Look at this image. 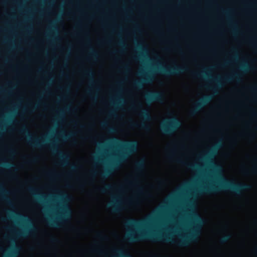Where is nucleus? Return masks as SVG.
<instances>
[{
    "label": "nucleus",
    "mask_w": 257,
    "mask_h": 257,
    "mask_svg": "<svg viewBox=\"0 0 257 257\" xmlns=\"http://www.w3.org/2000/svg\"><path fill=\"white\" fill-rule=\"evenodd\" d=\"M215 183H210L199 186L195 191L197 194H216L224 191H229L236 195H241L244 191L251 189V186L246 183H235L220 174L215 175Z\"/></svg>",
    "instance_id": "nucleus-1"
},
{
    "label": "nucleus",
    "mask_w": 257,
    "mask_h": 257,
    "mask_svg": "<svg viewBox=\"0 0 257 257\" xmlns=\"http://www.w3.org/2000/svg\"><path fill=\"white\" fill-rule=\"evenodd\" d=\"M109 143L111 144L117 145L122 147L124 152L123 153L119 158L113 161L109 167L105 170V171L102 174L104 177H107L112 173V171L117 168L120 165V163L127 157L130 155L135 153L138 148V143L137 141H121L117 138H114L109 140Z\"/></svg>",
    "instance_id": "nucleus-2"
},
{
    "label": "nucleus",
    "mask_w": 257,
    "mask_h": 257,
    "mask_svg": "<svg viewBox=\"0 0 257 257\" xmlns=\"http://www.w3.org/2000/svg\"><path fill=\"white\" fill-rule=\"evenodd\" d=\"M193 218L195 223V225L191 229L188 235L183 236L178 243L181 246H188L192 242L197 240L200 235V229L203 223L202 218L198 214H194Z\"/></svg>",
    "instance_id": "nucleus-3"
},
{
    "label": "nucleus",
    "mask_w": 257,
    "mask_h": 257,
    "mask_svg": "<svg viewBox=\"0 0 257 257\" xmlns=\"http://www.w3.org/2000/svg\"><path fill=\"white\" fill-rule=\"evenodd\" d=\"M7 212L13 217H16L21 220L26 225L22 231L16 232V234L18 236L26 237L33 234L37 231V228L34 226L31 220L27 216L16 213L13 210H8Z\"/></svg>",
    "instance_id": "nucleus-4"
},
{
    "label": "nucleus",
    "mask_w": 257,
    "mask_h": 257,
    "mask_svg": "<svg viewBox=\"0 0 257 257\" xmlns=\"http://www.w3.org/2000/svg\"><path fill=\"white\" fill-rule=\"evenodd\" d=\"M60 209L61 212L59 213L56 219H49V224L51 226L60 227L61 224L66 222L70 219L72 212L67 205L62 204Z\"/></svg>",
    "instance_id": "nucleus-5"
},
{
    "label": "nucleus",
    "mask_w": 257,
    "mask_h": 257,
    "mask_svg": "<svg viewBox=\"0 0 257 257\" xmlns=\"http://www.w3.org/2000/svg\"><path fill=\"white\" fill-rule=\"evenodd\" d=\"M126 237L128 240L132 242L137 241L145 238L149 239L153 241H159L164 240L168 242H173L172 238L167 235H162L161 234L150 233L146 235L141 234L139 236H135L133 233H128Z\"/></svg>",
    "instance_id": "nucleus-6"
},
{
    "label": "nucleus",
    "mask_w": 257,
    "mask_h": 257,
    "mask_svg": "<svg viewBox=\"0 0 257 257\" xmlns=\"http://www.w3.org/2000/svg\"><path fill=\"white\" fill-rule=\"evenodd\" d=\"M181 122L176 117H172L165 120L164 123H162L161 129L165 135H172L181 126Z\"/></svg>",
    "instance_id": "nucleus-7"
},
{
    "label": "nucleus",
    "mask_w": 257,
    "mask_h": 257,
    "mask_svg": "<svg viewBox=\"0 0 257 257\" xmlns=\"http://www.w3.org/2000/svg\"><path fill=\"white\" fill-rule=\"evenodd\" d=\"M188 70L187 67H180L177 65L169 67H158L156 70L162 74L166 76H172L180 74Z\"/></svg>",
    "instance_id": "nucleus-8"
},
{
    "label": "nucleus",
    "mask_w": 257,
    "mask_h": 257,
    "mask_svg": "<svg viewBox=\"0 0 257 257\" xmlns=\"http://www.w3.org/2000/svg\"><path fill=\"white\" fill-rule=\"evenodd\" d=\"M239 69L241 73H234L229 76H225L221 78V80L226 83L230 82L234 79L237 81L240 80L242 74H245L250 69L249 65L247 62H243L239 66Z\"/></svg>",
    "instance_id": "nucleus-9"
},
{
    "label": "nucleus",
    "mask_w": 257,
    "mask_h": 257,
    "mask_svg": "<svg viewBox=\"0 0 257 257\" xmlns=\"http://www.w3.org/2000/svg\"><path fill=\"white\" fill-rule=\"evenodd\" d=\"M140 116L142 118L143 121L140 124L137 123H133V125L136 127L140 128L146 131H150L151 130V125L145 121H151L152 119V116L148 110L145 109H142L140 113Z\"/></svg>",
    "instance_id": "nucleus-10"
},
{
    "label": "nucleus",
    "mask_w": 257,
    "mask_h": 257,
    "mask_svg": "<svg viewBox=\"0 0 257 257\" xmlns=\"http://www.w3.org/2000/svg\"><path fill=\"white\" fill-rule=\"evenodd\" d=\"M20 133L22 134L26 135L27 138L28 140L29 144L32 147L35 148H41L45 144V141L43 140H41V141H39L38 138H32V135L30 134L29 130L26 126H23L20 130Z\"/></svg>",
    "instance_id": "nucleus-11"
},
{
    "label": "nucleus",
    "mask_w": 257,
    "mask_h": 257,
    "mask_svg": "<svg viewBox=\"0 0 257 257\" xmlns=\"http://www.w3.org/2000/svg\"><path fill=\"white\" fill-rule=\"evenodd\" d=\"M52 151L57 154L60 158V162L63 166H67L69 163V156L58 150L57 145L54 142H50L48 145Z\"/></svg>",
    "instance_id": "nucleus-12"
},
{
    "label": "nucleus",
    "mask_w": 257,
    "mask_h": 257,
    "mask_svg": "<svg viewBox=\"0 0 257 257\" xmlns=\"http://www.w3.org/2000/svg\"><path fill=\"white\" fill-rule=\"evenodd\" d=\"M140 73L141 75L144 76V77L141 79L135 81L133 83L134 88L137 89L143 88L145 84L150 83L153 80L152 72L147 73L140 72Z\"/></svg>",
    "instance_id": "nucleus-13"
},
{
    "label": "nucleus",
    "mask_w": 257,
    "mask_h": 257,
    "mask_svg": "<svg viewBox=\"0 0 257 257\" xmlns=\"http://www.w3.org/2000/svg\"><path fill=\"white\" fill-rule=\"evenodd\" d=\"M145 100L148 103L154 102H162L164 99V95L162 92L151 91L147 92L145 95Z\"/></svg>",
    "instance_id": "nucleus-14"
},
{
    "label": "nucleus",
    "mask_w": 257,
    "mask_h": 257,
    "mask_svg": "<svg viewBox=\"0 0 257 257\" xmlns=\"http://www.w3.org/2000/svg\"><path fill=\"white\" fill-rule=\"evenodd\" d=\"M153 219L151 217L145 219L138 220L134 218L128 219L125 222V225L130 227H140L147 225L152 222Z\"/></svg>",
    "instance_id": "nucleus-15"
},
{
    "label": "nucleus",
    "mask_w": 257,
    "mask_h": 257,
    "mask_svg": "<svg viewBox=\"0 0 257 257\" xmlns=\"http://www.w3.org/2000/svg\"><path fill=\"white\" fill-rule=\"evenodd\" d=\"M212 98V96L207 95L203 96L195 103L194 108L191 111V114L194 115L200 110L204 106L210 102Z\"/></svg>",
    "instance_id": "nucleus-16"
},
{
    "label": "nucleus",
    "mask_w": 257,
    "mask_h": 257,
    "mask_svg": "<svg viewBox=\"0 0 257 257\" xmlns=\"http://www.w3.org/2000/svg\"><path fill=\"white\" fill-rule=\"evenodd\" d=\"M108 206L115 213L119 212L123 209L121 202L116 197L114 198L113 201L108 203Z\"/></svg>",
    "instance_id": "nucleus-17"
},
{
    "label": "nucleus",
    "mask_w": 257,
    "mask_h": 257,
    "mask_svg": "<svg viewBox=\"0 0 257 257\" xmlns=\"http://www.w3.org/2000/svg\"><path fill=\"white\" fill-rule=\"evenodd\" d=\"M27 189L31 194H33V195L35 197H36L38 199V201L42 202V203H45V200L46 196L42 194L36 193L37 190L36 188L32 187L31 186H29V187H28Z\"/></svg>",
    "instance_id": "nucleus-18"
},
{
    "label": "nucleus",
    "mask_w": 257,
    "mask_h": 257,
    "mask_svg": "<svg viewBox=\"0 0 257 257\" xmlns=\"http://www.w3.org/2000/svg\"><path fill=\"white\" fill-rule=\"evenodd\" d=\"M21 247L14 244L8 251L5 257H17L20 253Z\"/></svg>",
    "instance_id": "nucleus-19"
},
{
    "label": "nucleus",
    "mask_w": 257,
    "mask_h": 257,
    "mask_svg": "<svg viewBox=\"0 0 257 257\" xmlns=\"http://www.w3.org/2000/svg\"><path fill=\"white\" fill-rule=\"evenodd\" d=\"M0 193L2 195V199L7 202L9 204H11L12 202L11 200L5 195L8 194L9 192L5 189L3 185L0 183Z\"/></svg>",
    "instance_id": "nucleus-20"
},
{
    "label": "nucleus",
    "mask_w": 257,
    "mask_h": 257,
    "mask_svg": "<svg viewBox=\"0 0 257 257\" xmlns=\"http://www.w3.org/2000/svg\"><path fill=\"white\" fill-rule=\"evenodd\" d=\"M146 166V162L144 159H142L135 164L136 170L137 171H142L144 169Z\"/></svg>",
    "instance_id": "nucleus-21"
},
{
    "label": "nucleus",
    "mask_w": 257,
    "mask_h": 257,
    "mask_svg": "<svg viewBox=\"0 0 257 257\" xmlns=\"http://www.w3.org/2000/svg\"><path fill=\"white\" fill-rule=\"evenodd\" d=\"M115 188L114 185L105 184L102 188H100L99 190L101 193H105L108 191L113 190Z\"/></svg>",
    "instance_id": "nucleus-22"
},
{
    "label": "nucleus",
    "mask_w": 257,
    "mask_h": 257,
    "mask_svg": "<svg viewBox=\"0 0 257 257\" xmlns=\"http://www.w3.org/2000/svg\"><path fill=\"white\" fill-rule=\"evenodd\" d=\"M84 74L88 77L92 84H94V73L91 69H85L84 70Z\"/></svg>",
    "instance_id": "nucleus-23"
},
{
    "label": "nucleus",
    "mask_w": 257,
    "mask_h": 257,
    "mask_svg": "<svg viewBox=\"0 0 257 257\" xmlns=\"http://www.w3.org/2000/svg\"><path fill=\"white\" fill-rule=\"evenodd\" d=\"M214 81H215L216 83H217V86H215V87H209V86H206L205 87L206 88H208V89H211L214 91H215V90L218 89V88H221L223 85H222V83H221V81L220 80H219L218 78H215V79H213Z\"/></svg>",
    "instance_id": "nucleus-24"
},
{
    "label": "nucleus",
    "mask_w": 257,
    "mask_h": 257,
    "mask_svg": "<svg viewBox=\"0 0 257 257\" xmlns=\"http://www.w3.org/2000/svg\"><path fill=\"white\" fill-rule=\"evenodd\" d=\"M192 75L196 78H200L202 76L205 78H209L210 76L208 75L206 71H203L201 73L192 72Z\"/></svg>",
    "instance_id": "nucleus-25"
},
{
    "label": "nucleus",
    "mask_w": 257,
    "mask_h": 257,
    "mask_svg": "<svg viewBox=\"0 0 257 257\" xmlns=\"http://www.w3.org/2000/svg\"><path fill=\"white\" fill-rule=\"evenodd\" d=\"M137 48L140 51L141 56L148 58L147 50L146 49L144 48L140 44L137 45Z\"/></svg>",
    "instance_id": "nucleus-26"
},
{
    "label": "nucleus",
    "mask_w": 257,
    "mask_h": 257,
    "mask_svg": "<svg viewBox=\"0 0 257 257\" xmlns=\"http://www.w3.org/2000/svg\"><path fill=\"white\" fill-rule=\"evenodd\" d=\"M113 251L117 254L120 257H133L129 254H125L121 249H114Z\"/></svg>",
    "instance_id": "nucleus-27"
},
{
    "label": "nucleus",
    "mask_w": 257,
    "mask_h": 257,
    "mask_svg": "<svg viewBox=\"0 0 257 257\" xmlns=\"http://www.w3.org/2000/svg\"><path fill=\"white\" fill-rule=\"evenodd\" d=\"M203 159L205 160L211 167L213 168L214 169H216L217 168V166L214 164V162L212 161V160L208 156H205L203 158Z\"/></svg>",
    "instance_id": "nucleus-28"
},
{
    "label": "nucleus",
    "mask_w": 257,
    "mask_h": 257,
    "mask_svg": "<svg viewBox=\"0 0 257 257\" xmlns=\"http://www.w3.org/2000/svg\"><path fill=\"white\" fill-rule=\"evenodd\" d=\"M231 237V235L230 234H226L222 236L220 239V242L221 243H224L228 241Z\"/></svg>",
    "instance_id": "nucleus-29"
},
{
    "label": "nucleus",
    "mask_w": 257,
    "mask_h": 257,
    "mask_svg": "<svg viewBox=\"0 0 257 257\" xmlns=\"http://www.w3.org/2000/svg\"><path fill=\"white\" fill-rule=\"evenodd\" d=\"M121 100H123L122 98L116 99V101H114L112 100H111V104H112L115 107H118L121 104Z\"/></svg>",
    "instance_id": "nucleus-30"
},
{
    "label": "nucleus",
    "mask_w": 257,
    "mask_h": 257,
    "mask_svg": "<svg viewBox=\"0 0 257 257\" xmlns=\"http://www.w3.org/2000/svg\"><path fill=\"white\" fill-rule=\"evenodd\" d=\"M90 55L94 59L98 57L97 52L92 47L90 48Z\"/></svg>",
    "instance_id": "nucleus-31"
},
{
    "label": "nucleus",
    "mask_w": 257,
    "mask_h": 257,
    "mask_svg": "<svg viewBox=\"0 0 257 257\" xmlns=\"http://www.w3.org/2000/svg\"><path fill=\"white\" fill-rule=\"evenodd\" d=\"M55 198L59 199L60 200H64V199L66 197V195L64 194H58L57 196H54Z\"/></svg>",
    "instance_id": "nucleus-32"
},
{
    "label": "nucleus",
    "mask_w": 257,
    "mask_h": 257,
    "mask_svg": "<svg viewBox=\"0 0 257 257\" xmlns=\"http://www.w3.org/2000/svg\"><path fill=\"white\" fill-rule=\"evenodd\" d=\"M2 165L7 168H12L14 167V165L13 164L9 162H5L2 164Z\"/></svg>",
    "instance_id": "nucleus-33"
},
{
    "label": "nucleus",
    "mask_w": 257,
    "mask_h": 257,
    "mask_svg": "<svg viewBox=\"0 0 257 257\" xmlns=\"http://www.w3.org/2000/svg\"><path fill=\"white\" fill-rule=\"evenodd\" d=\"M188 168L192 169H198L199 166L197 165L194 164H186Z\"/></svg>",
    "instance_id": "nucleus-34"
},
{
    "label": "nucleus",
    "mask_w": 257,
    "mask_h": 257,
    "mask_svg": "<svg viewBox=\"0 0 257 257\" xmlns=\"http://www.w3.org/2000/svg\"><path fill=\"white\" fill-rule=\"evenodd\" d=\"M50 241L52 243H58L59 242V240L54 236H52L51 237Z\"/></svg>",
    "instance_id": "nucleus-35"
},
{
    "label": "nucleus",
    "mask_w": 257,
    "mask_h": 257,
    "mask_svg": "<svg viewBox=\"0 0 257 257\" xmlns=\"http://www.w3.org/2000/svg\"><path fill=\"white\" fill-rule=\"evenodd\" d=\"M73 135L72 134H70L68 135H63L62 138L64 139V140H68L70 137H71Z\"/></svg>",
    "instance_id": "nucleus-36"
},
{
    "label": "nucleus",
    "mask_w": 257,
    "mask_h": 257,
    "mask_svg": "<svg viewBox=\"0 0 257 257\" xmlns=\"http://www.w3.org/2000/svg\"><path fill=\"white\" fill-rule=\"evenodd\" d=\"M109 115L112 117L116 116V114L114 110H111L109 112Z\"/></svg>",
    "instance_id": "nucleus-37"
},
{
    "label": "nucleus",
    "mask_w": 257,
    "mask_h": 257,
    "mask_svg": "<svg viewBox=\"0 0 257 257\" xmlns=\"http://www.w3.org/2000/svg\"><path fill=\"white\" fill-rule=\"evenodd\" d=\"M232 52L234 54V58H237V51L236 49L233 48L232 49Z\"/></svg>",
    "instance_id": "nucleus-38"
},
{
    "label": "nucleus",
    "mask_w": 257,
    "mask_h": 257,
    "mask_svg": "<svg viewBox=\"0 0 257 257\" xmlns=\"http://www.w3.org/2000/svg\"><path fill=\"white\" fill-rule=\"evenodd\" d=\"M164 209V207H163V206H161V207L159 208V209L157 211V213L158 214H159L161 213Z\"/></svg>",
    "instance_id": "nucleus-39"
},
{
    "label": "nucleus",
    "mask_w": 257,
    "mask_h": 257,
    "mask_svg": "<svg viewBox=\"0 0 257 257\" xmlns=\"http://www.w3.org/2000/svg\"><path fill=\"white\" fill-rule=\"evenodd\" d=\"M97 237L100 238H101V239H104V237L100 232L97 233Z\"/></svg>",
    "instance_id": "nucleus-40"
},
{
    "label": "nucleus",
    "mask_w": 257,
    "mask_h": 257,
    "mask_svg": "<svg viewBox=\"0 0 257 257\" xmlns=\"http://www.w3.org/2000/svg\"><path fill=\"white\" fill-rule=\"evenodd\" d=\"M101 125L103 127H106L107 126V123L106 122H103L101 123Z\"/></svg>",
    "instance_id": "nucleus-41"
},
{
    "label": "nucleus",
    "mask_w": 257,
    "mask_h": 257,
    "mask_svg": "<svg viewBox=\"0 0 257 257\" xmlns=\"http://www.w3.org/2000/svg\"><path fill=\"white\" fill-rule=\"evenodd\" d=\"M122 68L125 70H127L128 69V67L126 65H124L122 67Z\"/></svg>",
    "instance_id": "nucleus-42"
},
{
    "label": "nucleus",
    "mask_w": 257,
    "mask_h": 257,
    "mask_svg": "<svg viewBox=\"0 0 257 257\" xmlns=\"http://www.w3.org/2000/svg\"><path fill=\"white\" fill-rule=\"evenodd\" d=\"M87 93H88V94L90 96H91V97L92 96V92H91V91L90 90H88L87 91Z\"/></svg>",
    "instance_id": "nucleus-43"
},
{
    "label": "nucleus",
    "mask_w": 257,
    "mask_h": 257,
    "mask_svg": "<svg viewBox=\"0 0 257 257\" xmlns=\"http://www.w3.org/2000/svg\"><path fill=\"white\" fill-rule=\"evenodd\" d=\"M250 43L252 44L254 47H255L257 49V46L255 45L254 43L252 41H250Z\"/></svg>",
    "instance_id": "nucleus-44"
},
{
    "label": "nucleus",
    "mask_w": 257,
    "mask_h": 257,
    "mask_svg": "<svg viewBox=\"0 0 257 257\" xmlns=\"http://www.w3.org/2000/svg\"><path fill=\"white\" fill-rule=\"evenodd\" d=\"M9 153L12 155H14L15 154V151L14 150L11 149L9 150Z\"/></svg>",
    "instance_id": "nucleus-45"
},
{
    "label": "nucleus",
    "mask_w": 257,
    "mask_h": 257,
    "mask_svg": "<svg viewBox=\"0 0 257 257\" xmlns=\"http://www.w3.org/2000/svg\"><path fill=\"white\" fill-rule=\"evenodd\" d=\"M109 131L110 133H113L114 132V129L113 127H109Z\"/></svg>",
    "instance_id": "nucleus-46"
},
{
    "label": "nucleus",
    "mask_w": 257,
    "mask_h": 257,
    "mask_svg": "<svg viewBox=\"0 0 257 257\" xmlns=\"http://www.w3.org/2000/svg\"><path fill=\"white\" fill-rule=\"evenodd\" d=\"M252 114L253 116H257V112L255 111L254 110L252 111Z\"/></svg>",
    "instance_id": "nucleus-47"
},
{
    "label": "nucleus",
    "mask_w": 257,
    "mask_h": 257,
    "mask_svg": "<svg viewBox=\"0 0 257 257\" xmlns=\"http://www.w3.org/2000/svg\"><path fill=\"white\" fill-rule=\"evenodd\" d=\"M251 89L253 91L257 92V88L256 87H252Z\"/></svg>",
    "instance_id": "nucleus-48"
},
{
    "label": "nucleus",
    "mask_w": 257,
    "mask_h": 257,
    "mask_svg": "<svg viewBox=\"0 0 257 257\" xmlns=\"http://www.w3.org/2000/svg\"><path fill=\"white\" fill-rule=\"evenodd\" d=\"M119 44L120 45V46H121L122 47H124V45H123V43L122 42H120Z\"/></svg>",
    "instance_id": "nucleus-49"
},
{
    "label": "nucleus",
    "mask_w": 257,
    "mask_h": 257,
    "mask_svg": "<svg viewBox=\"0 0 257 257\" xmlns=\"http://www.w3.org/2000/svg\"><path fill=\"white\" fill-rule=\"evenodd\" d=\"M221 146V144L219 143L216 146V148H219Z\"/></svg>",
    "instance_id": "nucleus-50"
},
{
    "label": "nucleus",
    "mask_w": 257,
    "mask_h": 257,
    "mask_svg": "<svg viewBox=\"0 0 257 257\" xmlns=\"http://www.w3.org/2000/svg\"><path fill=\"white\" fill-rule=\"evenodd\" d=\"M76 166H72L71 167V169H72V170H75V169H76Z\"/></svg>",
    "instance_id": "nucleus-51"
},
{
    "label": "nucleus",
    "mask_w": 257,
    "mask_h": 257,
    "mask_svg": "<svg viewBox=\"0 0 257 257\" xmlns=\"http://www.w3.org/2000/svg\"><path fill=\"white\" fill-rule=\"evenodd\" d=\"M177 161V162H179V163L184 164V162H182V161H181V160H180V159H178Z\"/></svg>",
    "instance_id": "nucleus-52"
},
{
    "label": "nucleus",
    "mask_w": 257,
    "mask_h": 257,
    "mask_svg": "<svg viewBox=\"0 0 257 257\" xmlns=\"http://www.w3.org/2000/svg\"><path fill=\"white\" fill-rule=\"evenodd\" d=\"M228 63V62L226 61L224 64L222 65V66H225Z\"/></svg>",
    "instance_id": "nucleus-53"
},
{
    "label": "nucleus",
    "mask_w": 257,
    "mask_h": 257,
    "mask_svg": "<svg viewBox=\"0 0 257 257\" xmlns=\"http://www.w3.org/2000/svg\"><path fill=\"white\" fill-rule=\"evenodd\" d=\"M173 156H174V155L173 154H171L169 155V158H173Z\"/></svg>",
    "instance_id": "nucleus-54"
},
{
    "label": "nucleus",
    "mask_w": 257,
    "mask_h": 257,
    "mask_svg": "<svg viewBox=\"0 0 257 257\" xmlns=\"http://www.w3.org/2000/svg\"><path fill=\"white\" fill-rule=\"evenodd\" d=\"M128 184L130 185H133L134 184V182L132 181H129Z\"/></svg>",
    "instance_id": "nucleus-55"
},
{
    "label": "nucleus",
    "mask_w": 257,
    "mask_h": 257,
    "mask_svg": "<svg viewBox=\"0 0 257 257\" xmlns=\"http://www.w3.org/2000/svg\"><path fill=\"white\" fill-rule=\"evenodd\" d=\"M151 257H158V256L156 254H152L151 255Z\"/></svg>",
    "instance_id": "nucleus-56"
},
{
    "label": "nucleus",
    "mask_w": 257,
    "mask_h": 257,
    "mask_svg": "<svg viewBox=\"0 0 257 257\" xmlns=\"http://www.w3.org/2000/svg\"><path fill=\"white\" fill-rule=\"evenodd\" d=\"M35 160H36V159H32L31 161H32V162H35Z\"/></svg>",
    "instance_id": "nucleus-57"
},
{
    "label": "nucleus",
    "mask_w": 257,
    "mask_h": 257,
    "mask_svg": "<svg viewBox=\"0 0 257 257\" xmlns=\"http://www.w3.org/2000/svg\"><path fill=\"white\" fill-rule=\"evenodd\" d=\"M63 112L62 111H61V110L60 111V113L61 114H63Z\"/></svg>",
    "instance_id": "nucleus-58"
},
{
    "label": "nucleus",
    "mask_w": 257,
    "mask_h": 257,
    "mask_svg": "<svg viewBox=\"0 0 257 257\" xmlns=\"http://www.w3.org/2000/svg\"><path fill=\"white\" fill-rule=\"evenodd\" d=\"M134 59L135 60H136V59H137V58L136 57H134Z\"/></svg>",
    "instance_id": "nucleus-59"
},
{
    "label": "nucleus",
    "mask_w": 257,
    "mask_h": 257,
    "mask_svg": "<svg viewBox=\"0 0 257 257\" xmlns=\"http://www.w3.org/2000/svg\"><path fill=\"white\" fill-rule=\"evenodd\" d=\"M223 12H224V13L226 14H227V11H223Z\"/></svg>",
    "instance_id": "nucleus-60"
},
{
    "label": "nucleus",
    "mask_w": 257,
    "mask_h": 257,
    "mask_svg": "<svg viewBox=\"0 0 257 257\" xmlns=\"http://www.w3.org/2000/svg\"><path fill=\"white\" fill-rule=\"evenodd\" d=\"M139 106L141 107H142V105L141 104H139Z\"/></svg>",
    "instance_id": "nucleus-61"
},
{
    "label": "nucleus",
    "mask_w": 257,
    "mask_h": 257,
    "mask_svg": "<svg viewBox=\"0 0 257 257\" xmlns=\"http://www.w3.org/2000/svg\"><path fill=\"white\" fill-rule=\"evenodd\" d=\"M37 105H35L34 107V108H35L36 107Z\"/></svg>",
    "instance_id": "nucleus-62"
},
{
    "label": "nucleus",
    "mask_w": 257,
    "mask_h": 257,
    "mask_svg": "<svg viewBox=\"0 0 257 257\" xmlns=\"http://www.w3.org/2000/svg\"><path fill=\"white\" fill-rule=\"evenodd\" d=\"M53 28H54V29H56V27H55L54 26H53Z\"/></svg>",
    "instance_id": "nucleus-63"
},
{
    "label": "nucleus",
    "mask_w": 257,
    "mask_h": 257,
    "mask_svg": "<svg viewBox=\"0 0 257 257\" xmlns=\"http://www.w3.org/2000/svg\"><path fill=\"white\" fill-rule=\"evenodd\" d=\"M253 170H257V168H255Z\"/></svg>",
    "instance_id": "nucleus-64"
}]
</instances>
